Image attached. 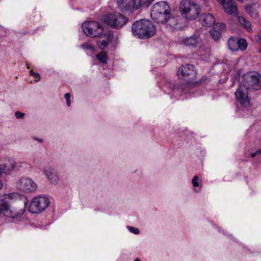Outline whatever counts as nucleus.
Wrapping results in <instances>:
<instances>
[{"mask_svg":"<svg viewBox=\"0 0 261 261\" xmlns=\"http://www.w3.org/2000/svg\"><path fill=\"white\" fill-rule=\"evenodd\" d=\"M151 17L158 23L177 29L180 18L171 13L168 3L161 1L154 4L151 11Z\"/></svg>","mask_w":261,"mask_h":261,"instance_id":"nucleus-1","label":"nucleus"},{"mask_svg":"<svg viewBox=\"0 0 261 261\" xmlns=\"http://www.w3.org/2000/svg\"><path fill=\"white\" fill-rule=\"evenodd\" d=\"M12 194H7L1 200V212L6 217L13 220L18 219L24 213V209L20 208L19 205L20 201L12 203Z\"/></svg>","mask_w":261,"mask_h":261,"instance_id":"nucleus-2","label":"nucleus"},{"mask_svg":"<svg viewBox=\"0 0 261 261\" xmlns=\"http://www.w3.org/2000/svg\"><path fill=\"white\" fill-rule=\"evenodd\" d=\"M132 32L135 37L145 39L153 36L156 32V29L151 21L141 19L133 23Z\"/></svg>","mask_w":261,"mask_h":261,"instance_id":"nucleus-3","label":"nucleus"},{"mask_svg":"<svg viewBox=\"0 0 261 261\" xmlns=\"http://www.w3.org/2000/svg\"><path fill=\"white\" fill-rule=\"evenodd\" d=\"M179 11L181 16L188 20L197 19L201 13L200 6L192 0H181Z\"/></svg>","mask_w":261,"mask_h":261,"instance_id":"nucleus-4","label":"nucleus"},{"mask_svg":"<svg viewBox=\"0 0 261 261\" xmlns=\"http://www.w3.org/2000/svg\"><path fill=\"white\" fill-rule=\"evenodd\" d=\"M102 20L111 28L119 29L128 22V18L121 13L115 12L103 16Z\"/></svg>","mask_w":261,"mask_h":261,"instance_id":"nucleus-5","label":"nucleus"},{"mask_svg":"<svg viewBox=\"0 0 261 261\" xmlns=\"http://www.w3.org/2000/svg\"><path fill=\"white\" fill-rule=\"evenodd\" d=\"M82 28L84 33L90 37H97L102 34L103 27L98 22L86 21L82 23Z\"/></svg>","mask_w":261,"mask_h":261,"instance_id":"nucleus-6","label":"nucleus"},{"mask_svg":"<svg viewBox=\"0 0 261 261\" xmlns=\"http://www.w3.org/2000/svg\"><path fill=\"white\" fill-rule=\"evenodd\" d=\"M243 79L242 85L248 90H257L261 87V76L258 74L247 73L243 75Z\"/></svg>","mask_w":261,"mask_h":261,"instance_id":"nucleus-7","label":"nucleus"},{"mask_svg":"<svg viewBox=\"0 0 261 261\" xmlns=\"http://www.w3.org/2000/svg\"><path fill=\"white\" fill-rule=\"evenodd\" d=\"M49 199L44 196H37L31 201L29 206V211L33 214H37L45 210L49 205Z\"/></svg>","mask_w":261,"mask_h":261,"instance_id":"nucleus-8","label":"nucleus"},{"mask_svg":"<svg viewBox=\"0 0 261 261\" xmlns=\"http://www.w3.org/2000/svg\"><path fill=\"white\" fill-rule=\"evenodd\" d=\"M17 187L20 190L31 193L36 191L37 185L30 177H22L17 182Z\"/></svg>","mask_w":261,"mask_h":261,"instance_id":"nucleus-9","label":"nucleus"},{"mask_svg":"<svg viewBox=\"0 0 261 261\" xmlns=\"http://www.w3.org/2000/svg\"><path fill=\"white\" fill-rule=\"evenodd\" d=\"M177 74L179 78L188 81L193 80L197 73L192 65L186 64L180 67Z\"/></svg>","mask_w":261,"mask_h":261,"instance_id":"nucleus-10","label":"nucleus"},{"mask_svg":"<svg viewBox=\"0 0 261 261\" xmlns=\"http://www.w3.org/2000/svg\"><path fill=\"white\" fill-rule=\"evenodd\" d=\"M248 91V89L242 85L235 92L237 100L244 108H247L250 105Z\"/></svg>","mask_w":261,"mask_h":261,"instance_id":"nucleus-11","label":"nucleus"},{"mask_svg":"<svg viewBox=\"0 0 261 261\" xmlns=\"http://www.w3.org/2000/svg\"><path fill=\"white\" fill-rule=\"evenodd\" d=\"M17 167V162L13 158H8L0 163V173L8 175L11 174Z\"/></svg>","mask_w":261,"mask_h":261,"instance_id":"nucleus-12","label":"nucleus"},{"mask_svg":"<svg viewBox=\"0 0 261 261\" xmlns=\"http://www.w3.org/2000/svg\"><path fill=\"white\" fill-rule=\"evenodd\" d=\"M43 172L50 183L54 185L58 184L60 176L59 173L54 167L47 166L44 168Z\"/></svg>","mask_w":261,"mask_h":261,"instance_id":"nucleus-13","label":"nucleus"},{"mask_svg":"<svg viewBox=\"0 0 261 261\" xmlns=\"http://www.w3.org/2000/svg\"><path fill=\"white\" fill-rule=\"evenodd\" d=\"M222 6L225 12L228 14L236 16L238 15V8L236 3L233 0H218Z\"/></svg>","mask_w":261,"mask_h":261,"instance_id":"nucleus-14","label":"nucleus"},{"mask_svg":"<svg viewBox=\"0 0 261 261\" xmlns=\"http://www.w3.org/2000/svg\"><path fill=\"white\" fill-rule=\"evenodd\" d=\"M202 42L201 35L198 33H195L193 36L187 37L182 40V43L187 46L195 47L200 44Z\"/></svg>","mask_w":261,"mask_h":261,"instance_id":"nucleus-15","label":"nucleus"},{"mask_svg":"<svg viewBox=\"0 0 261 261\" xmlns=\"http://www.w3.org/2000/svg\"><path fill=\"white\" fill-rule=\"evenodd\" d=\"M117 5L122 11H126L131 8L135 9V0H117Z\"/></svg>","mask_w":261,"mask_h":261,"instance_id":"nucleus-16","label":"nucleus"},{"mask_svg":"<svg viewBox=\"0 0 261 261\" xmlns=\"http://www.w3.org/2000/svg\"><path fill=\"white\" fill-rule=\"evenodd\" d=\"M200 21L203 26L209 27L214 24L215 19L212 14L210 13H205L201 16Z\"/></svg>","mask_w":261,"mask_h":261,"instance_id":"nucleus-17","label":"nucleus"},{"mask_svg":"<svg viewBox=\"0 0 261 261\" xmlns=\"http://www.w3.org/2000/svg\"><path fill=\"white\" fill-rule=\"evenodd\" d=\"M225 29V25L224 23H217L210 32L212 37L215 40L219 39L220 37L222 31L224 30Z\"/></svg>","mask_w":261,"mask_h":261,"instance_id":"nucleus-18","label":"nucleus"},{"mask_svg":"<svg viewBox=\"0 0 261 261\" xmlns=\"http://www.w3.org/2000/svg\"><path fill=\"white\" fill-rule=\"evenodd\" d=\"M112 37L110 34H104L100 38L98 45L101 49H105L112 41Z\"/></svg>","mask_w":261,"mask_h":261,"instance_id":"nucleus-19","label":"nucleus"},{"mask_svg":"<svg viewBox=\"0 0 261 261\" xmlns=\"http://www.w3.org/2000/svg\"><path fill=\"white\" fill-rule=\"evenodd\" d=\"M191 183L193 187V190L196 193L201 191L202 188L201 180L197 175H194L191 180Z\"/></svg>","mask_w":261,"mask_h":261,"instance_id":"nucleus-20","label":"nucleus"},{"mask_svg":"<svg viewBox=\"0 0 261 261\" xmlns=\"http://www.w3.org/2000/svg\"><path fill=\"white\" fill-rule=\"evenodd\" d=\"M228 45L229 49L232 51H236L239 50V46L238 44V38L232 37L228 41Z\"/></svg>","mask_w":261,"mask_h":261,"instance_id":"nucleus-21","label":"nucleus"},{"mask_svg":"<svg viewBox=\"0 0 261 261\" xmlns=\"http://www.w3.org/2000/svg\"><path fill=\"white\" fill-rule=\"evenodd\" d=\"M239 23L244 27L249 32H252L251 24L249 21L245 19L244 17L239 16L238 17Z\"/></svg>","mask_w":261,"mask_h":261,"instance_id":"nucleus-22","label":"nucleus"},{"mask_svg":"<svg viewBox=\"0 0 261 261\" xmlns=\"http://www.w3.org/2000/svg\"><path fill=\"white\" fill-rule=\"evenodd\" d=\"M154 0H135V9H138L142 6H148L150 5Z\"/></svg>","mask_w":261,"mask_h":261,"instance_id":"nucleus-23","label":"nucleus"},{"mask_svg":"<svg viewBox=\"0 0 261 261\" xmlns=\"http://www.w3.org/2000/svg\"><path fill=\"white\" fill-rule=\"evenodd\" d=\"M190 85L189 83H185L181 84L180 86H174L173 91H175L176 89L180 92H187L189 90Z\"/></svg>","mask_w":261,"mask_h":261,"instance_id":"nucleus-24","label":"nucleus"},{"mask_svg":"<svg viewBox=\"0 0 261 261\" xmlns=\"http://www.w3.org/2000/svg\"><path fill=\"white\" fill-rule=\"evenodd\" d=\"M96 57L101 63H106L107 61V56L106 53L101 52L96 55Z\"/></svg>","mask_w":261,"mask_h":261,"instance_id":"nucleus-25","label":"nucleus"},{"mask_svg":"<svg viewBox=\"0 0 261 261\" xmlns=\"http://www.w3.org/2000/svg\"><path fill=\"white\" fill-rule=\"evenodd\" d=\"M238 44L239 46V49L241 50H244L246 49L247 46V43L246 41L244 39H238Z\"/></svg>","mask_w":261,"mask_h":261,"instance_id":"nucleus-26","label":"nucleus"},{"mask_svg":"<svg viewBox=\"0 0 261 261\" xmlns=\"http://www.w3.org/2000/svg\"><path fill=\"white\" fill-rule=\"evenodd\" d=\"M81 47L85 50H90L91 53H93L94 51V47L88 43L83 44L81 45Z\"/></svg>","mask_w":261,"mask_h":261,"instance_id":"nucleus-27","label":"nucleus"},{"mask_svg":"<svg viewBox=\"0 0 261 261\" xmlns=\"http://www.w3.org/2000/svg\"><path fill=\"white\" fill-rule=\"evenodd\" d=\"M126 227L130 232L134 234H138L140 233V230L137 228L130 226H127Z\"/></svg>","mask_w":261,"mask_h":261,"instance_id":"nucleus-28","label":"nucleus"},{"mask_svg":"<svg viewBox=\"0 0 261 261\" xmlns=\"http://www.w3.org/2000/svg\"><path fill=\"white\" fill-rule=\"evenodd\" d=\"M30 73L35 78V81L37 82L40 80V74L37 72H34L32 70L30 71Z\"/></svg>","mask_w":261,"mask_h":261,"instance_id":"nucleus-29","label":"nucleus"},{"mask_svg":"<svg viewBox=\"0 0 261 261\" xmlns=\"http://www.w3.org/2000/svg\"><path fill=\"white\" fill-rule=\"evenodd\" d=\"M65 98L66 100V103L68 107H70L71 105V101H70V95L69 93H67L65 94Z\"/></svg>","mask_w":261,"mask_h":261,"instance_id":"nucleus-30","label":"nucleus"},{"mask_svg":"<svg viewBox=\"0 0 261 261\" xmlns=\"http://www.w3.org/2000/svg\"><path fill=\"white\" fill-rule=\"evenodd\" d=\"M15 116L17 119H22L24 117V114L18 111L15 113Z\"/></svg>","mask_w":261,"mask_h":261,"instance_id":"nucleus-31","label":"nucleus"},{"mask_svg":"<svg viewBox=\"0 0 261 261\" xmlns=\"http://www.w3.org/2000/svg\"><path fill=\"white\" fill-rule=\"evenodd\" d=\"M28 165L25 162H19L17 163V167L16 168L19 169L20 167L27 166Z\"/></svg>","mask_w":261,"mask_h":261,"instance_id":"nucleus-32","label":"nucleus"},{"mask_svg":"<svg viewBox=\"0 0 261 261\" xmlns=\"http://www.w3.org/2000/svg\"><path fill=\"white\" fill-rule=\"evenodd\" d=\"M258 154H261V148L260 149H258L255 152L251 153V157L254 158Z\"/></svg>","mask_w":261,"mask_h":261,"instance_id":"nucleus-33","label":"nucleus"},{"mask_svg":"<svg viewBox=\"0 0 261 261\" xmlns=\"http://www.w3.org/2000/svg\"><path fill=\"white\" fill-rule=\"evenodd\" d=\"M257 42L261 44V32L259 33V34L257 35Z\"/></svg>","mask_w":261,"mask_h":261,"instance_id":"nucleus-34","label":"nucleus"},{"mask_svg":"<svg viewBox=\"0 0 261 261\" xmlns=\"http://www.w3.org/2000/svg\"><path fill=\"white\" fill-rule=\"evenodd\" d=\"M35 140L40 143H42L43 142V140L41 139L35 138Z\"/></svg>","mask_w":261,"mask_h":261,"instance_id":"nucleus-35","label":"nucleus"},{"mask_svg":"<svg viewBox=\"0 0 261 261\" xmlns=\"http://www.w3.org/2000/svg\"><path fill=\"white\" fill-rule=\"evenodd\" d=\"M134 261H141V260L139 258L137 257V258H135Z\"/></svg>","mask_w":261,"mask_h":261,"instance_id":"nucleus-36","label":"nucleus"},{"mask_svg":"<svg viewBox=\"0 0 261 261\" xmlns=\"http://www.w3.org/2000/svg\"><path fill=\"white\" fill-rule=\"evenodd\" d=\"M23 204H24V206H25V204H27V202H23Z\"/></svg>","mask_w":261,"mask_h":261,"instance_id":"nucleus-37","label":"nucleus"},{"mask_svg":"<svg viewBox=\"0 0 261 261\" xmlns=\"http://www.w3.org/2000/svg\"><path fill=\"white\" fill-rule=\"evenodd\" d=\"M259 52H260V54H261V49H259Z\"/></svg>","mask_w":261,"mask_h":261,"instance_id":"nucleus-38","label":"nucleus"}]
</instances>
